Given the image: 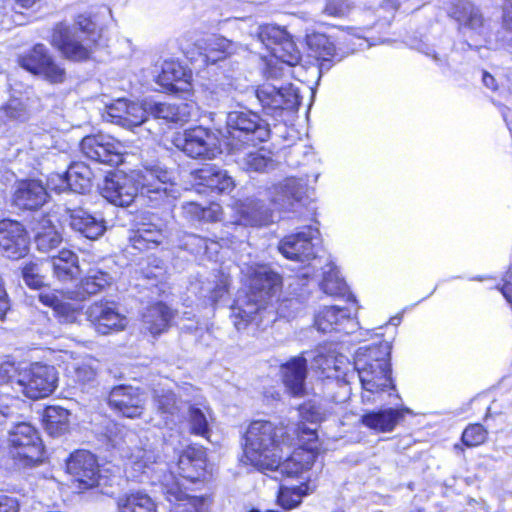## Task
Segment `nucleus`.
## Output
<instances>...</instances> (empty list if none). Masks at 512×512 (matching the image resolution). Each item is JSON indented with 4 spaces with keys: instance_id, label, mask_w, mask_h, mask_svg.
Returning <instances> with one entry per match:
<instances>
[{
    "instance_id": "f257e3e1",
    "label": "nucleus",
    "mask_w": 512,
    "mask_h": 512,
    "mask_svg": "<svg viewBox=\"0 0 512 512\" xmlns=\"http://www.w3.org/2000/svg\"><path fill=\"white\" fill-rule=\"evenodd\" d=\"M171 173L159 166L126 174L117 171L107 175L101 186V194L116 206H129L140 195L154 205L175 196Z\"/></svg>"
},
{
    "instance_id": "f03ea898",
    "label": "nucleus",
    "mask_w": 512,
    "mask_h": 512,
    "mask_svg": "<svg viewBox=\"0 0 512 512\" xmlns=\"http://www.w3.org/2000/svg\"><path fill=\"white\" fill-rule=\"evenodd\" d=\"M242 272L247 277L249 293L239 296L231 307V318L237 330L245 328L257 314L266 311L282 286L281 276L266 264L249 265Z\"/></svg>"
},
{
    "instance_id": "7ed1b4c3",
    "label": "nucleus",
    "mask_w": 512,
    "mask_h": 512,
    "mask_svg": "<svg viewBox=\"0 0 512 512\" xmlns=\"http://www.w3.org/2000/svg\"><path fill=\"white\" fill-rule=\"evenodd\" d=\"M391 346L388 342L360 347L355 354L351 376L357 372L362 385V401L374 403L381 393L394 389L390 367Z\"/></svg>"
},
{
    "instance_id": "20e7f679",
    "label": "nucleus",
    "mask_w": 512,
    "mask_h": 512,
    "mask_svg": "<svg viewBox=\"0 0 512 512\" xmlns=\"http://www.w3.org/2000/svg\"><path fill=\"white\" fill-rule=\"evenodd\" d=\"M293 445L294 437L286 427L258 420L246 432L244 455L255 467L272 469L279 453H289Z\"/></svg>"
},
{
    "instance_id": "39448f33",
    "label": "nucleus",
    "mask_w": 512,
    "mask_h": 512,
    "mask_svg": "<svg viewBox=\"0 0 512 512\" xmlns=\"http://www.w3.org/2000/svg\"><path fill=\"white\" fill-rule=\"evenodd\" d=\"M8 444L16 469L34 466L43 460L42 441L37 430L28 423H18L9 431Z\"/></svg>"
},
{
    "instance_id": "423d86ee",
    "label": "nucleus",
    "mask_w": 512,
    "mask_h": 512,
    "mask_svg": "<svg viewBox=\"0 0 512 512\" xmlns=\"http://www.w3.org/2000/svg\"><path fill=\"white\" fill-rule=\"evenodd\" d=\"M226 127L230 138L236 141V143H230L235 149L244 144L256 145L266 141L270 136L268 123L250 110L229 112Z\"/></svg>"
},
{
    "instance_id": "0eeeda50",
    "label": "nucleus",
    "mask_w": 512,
    "mask_h": 512,
    "mask_svg": "<svg viewBox=\"0 0 512 512\" xmlns=\"http://www.w3.org/2000/svg\"><path fill=\"white\" fill-rule=\"evenodd\" d=\"M174 145L193 159L212 160L221 153L218 136L203 126L186 129L174 139Z\"/></svg>"
},
{
    "instance_id": "6e6552de",
    "label": "nucleus",
    "mask_w": 512,
    "mask_h": 512,
    "mask_svg": "<svg viewBox=\"0 0 512 512\" xmlns=\"http://www.w3.org/2000/svg\"><path fill=\"white\" fill-rule=\"evenodd\" d=\"M257 40L270 51L273 58L287 67L295 66L301 60L299 49L284 29L272 25L261 26Z\"/></svg>"
},
{
    "instance_id": "1a4fd4ad",
    "label": "nucleus",
    "mask_w": 512,
    "mask_h": 512,
    "mask_svg": "<svg viewBox=\"0 0 512 512\" xmlns=\"http://www.w3.org/2000/svg\"><path fill=\"white\" fill-rule=\"evenodd\" d=\"M256 97L265 114L279 120L285 111H293L299 105L296 90L291 84L276 86L264 83L256 89Z\"/></svg>"
},
{
    "instance_id": "9d476101",
    "label": "nucleus",
    "mask_w": 512,
    "mask_h": 512,
    "mask_svg": "<svg viewBox=\"0 0 512 512\" xmlns=\"http://www.w3.org/2000/svg\"><path fill=\"white\" fill-rule=\"evenodd\" d=\"M51 42L67 59L72 61L87 60L96 43L91 36L84 37L72 30L71 26L62 22L54 27Z\"/></svg>"
},
{
    "instance_id": "9b49d317",
    "label": "nucleus",
    "mask_w": 512,
    "mask_h": 512,
    "mask_svg": "<svg viewBox=\"0 0 512 512\" xmlns=\"http://www.w3.org/2000/svg\"><path fill=\"white\" fill-rule=\"evenodd\" d=\"M57 372L53 366L34 363L18 374L17 383L31 399L49 396L56 388Z\"/></svg>"
},
{
    "instance_id": "f8f14e48",
    "label": "nucleus",
    "mask_w": 512,
    "mask_h": 512,
    "mask_svg": "<svg viewBox=\"0 0 512 512\" xmlns=\"http://www.w3.org/2000/svg\"><path fill=\"white\" fill-rule=\"evenodd\" d=\"M81 152L95 162L116 166L123 162L124 146L110 135L95 134L84 137Z\"/></svg>"
},
{
    "instance_id": "ddd939ff",
    "label": "nucleus",
    "mask_w": 512,
    "mask_h": 512,
    "mask_svg": "<svg viewBox=\"0 0 512 512\" xmlns=\"http://www.w3.org/2000/svg\"><path fill=\"white\" fill-rule=\"evenodd\" d=\"M66 470L74 480H101L115 477L116 467L108 462L99 464L90 451L77 450L66 461Z\"/></svg>"
},
{
    "instance_id": "4468645a",
    "label": "nucleus",
    "mask_w": 512,
    "mask_h": 512,
    "mask_svg": "<svg viewBox=\"0 0 512 512\" xmlns=\"http://www.w3.org/2000/svg\"><path fill=\"white\" fill-rule=\"evenodd\" d=\"M319 230L311 226L284 237L278 246L279 252L287 259L304 262L317 255Z\"/></svg>"
},
{
    "instance_id": "2eb2a0df",
    "label": "nucleus",
    "mask_w": 512,
    "mask_h": 512,
    "mask_svg": "<svg viewBox=\"0 0 512 512\" xmlns=\"http://www.w3.org/2000/svg\"><path fill=\"white\" fill-rule=\"evenodd\" d=\"M85 314L95 331L102 335L123 331L128 325L127 317L119 311L115 302H94Z\"/></svg>"
},
{
    "instance_id": "dca6fc26",
    "label": "nucleus",
    "mask_w": 512,
    "mask_h": 512,
    "mask_svg": "<svg viewBox=\"0 0 512 512\" xmlns=\"http://www.w3.org/2000/svg\"><path fill=\"white\" fill-rule=\"evenodd\" d=\"M302 432L308 435L309 444L307 447L300 446L293 450L292 454L284 461H281L284 453H279L277 462L271 471H277L282 476L295 478L308 470L316 458L317 446L312 443L316 439V433L313 429L303 428Z\"/></svg>"
},
{
    "instance_id": "f3484780",
    "label": "nucleus",
    "mask_w": 512,
    "mask_h": 512,
    "mask_svg": "<svg viewBox=\"0 0 512 512\" xmlns=\"http://www.w3.org/2000/svg\"><path fill=\"white\" fill-rule=\"evenodd\" d=\"M348 300L351 301V304L346 307H324L315 317L317 329L324 333L332 331L345 334L353 333L357 327V323L352 318V314L357 310L356 300L351 294H348Z\"/></svg>"
},
{
    "instance_id": "a211bd4d",
    "label": "nucleus",
    "mask_w": 512,
    "mask_h": 512,
    "mask_svg": "<svg viewBox=\"0 0 512 512\" xmlns=\"http://www.w3.org/2000/svg\"><path fill=\"white\" fill-rule=\"evenodd\" d=\"M20 65L51 83H61L65 79V69L53 60L43 44H36L20 59Z\"/></svg>"
},
{
    "instance_id": "6ab92c4d",
    "label": "nucleus",
    "mask_w": 512,
    "mask_h": 512,
    "mask_svg": "<svg viewBox=\"0 0 512 512\" xmlns=\"http://www.w3.org/2000/svg\"><path fill=\"white\" fill-rule=\"evenodd\" d=\"M312 368L318 369L326 378L349 383L353 364L349 359L328 347H318L313 352Z\"/></svg>"
},
{
    "instance_id": "aec40b11",
    "label": "nucleus",
    "mask_w": 512,
    "mask_h": 512,
    "mask_svg": "<svg viewBox=\"0 0 512 512\" xmlns=\"http://www.w3.org/2000/svg\"><path fill=\"white\" fill-rule=\"evenodd\" d=\"M308 186L294 177L272 185L267 190L271 204L279 210H291L295 203L303 202L307 197Z\"/></svg>"
},
{
    "instance_id": "412c9836",
    "label": "nucleus",
    "mask_w": 512,
    "mask_h": 512,
    "mask_svg": "<svg viewBox=\"0 0 512 512\" xmlns=\"http://www.w3.org/2000/svg\"><path fill=\"white\" fill-rule=\"evenodd\" d=\"M104 120L127 129L139 127L147 120V108L125 99H117L106 106Z\"/></svg>"
},
{
    "instance_id": "4be33fe9",
    "label": "nucleus",
    "mask_w": 512,
    "mask_h": 512,
    "mask_svg": "<svg viewBox=\"0 0 512 512\" xmlns=\"http://www.w3.org/2000/svg\"><path fill=\"white\" fill-rule=\"evenodd\" d=\"M0 248L6 257L20 259L29 251V238L22 226L17 221H0Z\"/></svg>"
},
{
    "instance_id": "5701e85b",
    "label": "nucleus",
    "mask_w": 512,
    "mask_h": 512,
    "mask_svg": "<svg viewBox=\"0 0 512 512\" xmlns=\"http://www.w3.org/2000/svg\"><path fill=\"white\" fill-rule=\"evenodd\" d=\"M146 395L139 388L120 385L114 387L108 398L109 405L128 418L140 417L144 411Z\"/></svg>"
},
{
    "instance_id": "b1692460",
    "label": "nucleus",
    "mask_w": 512,
    "mask_h": 512,
    "mask_svg": "<svg viewBox=\"0 0 512 512\" xmlns=\"http://www.w3.org/2000/svg\"><path fill=\"white\" fill-rule=\"evenodd\" d=\"M66 221L75 232L90 240H96L106 231L105 221L102 217L92 215L81 207H66Z\"/></svg>"
},
{
    "instance_id": "393cba45",
    "label": "nucleus",
    "mask_w": 512,
    "mask_h": 512,
    "mask_svg": "<svg viewBox=\"0 0 512 512\" xmlns=\"http://www.w3.org/2000/svg\"><path fill=\"white\" fill-rule=\"evenodd\" d=\"M282 382L289 394L303 397L306 394L307 360L303 356L291 358L280 367Z\"/></svg>"
},
{
    "instance_id": "a878e982",
    "label": "nucleus",
    "mask_w": 512,
    "mask_h": 512,
    "mask_svg": "<svg viewBox=\"0 0 512 512\" xmlns=\"http://www.w3.org/2000/svg\"><path fill=\"white\" fill-rule=\"evenodd\" d=\"M235 224L244 226H264L273 222V212L267 208L262 200L247 199L236 204Z\"/></svg>"
},
{
    "instance_id": "bb28decb",
    "label": "nucleus",
    "mask_w": 512,
    "mask_h": 512,
    "mask_svg": "<svg viewBox=\"0 0 512 512\" xmlns=\"http://www.w3.org/2000/svg\"><path fill=\"white\" fill-rule=\"evenodd\" d=\"M47 197V190L40 181L22 180L16 185L13 203L21 209L35 210L44 205Z\"/></svg>"
},
{
    "instance_id": "cd10ccee",
    "label": "nucleus",
    "mask_w": 512,
    "mask_h": 512,
    "mask_svg": "<svg viewBox=\"0 0 512 512\" xmlns=\"http://www.w3.org/2000/svg\"><path fill=\"white\" fill-rule=\"evenodd\" d=\"M449 15L458 23L459 31L462 33H481L484 18L480 9L471 2L459 1L452 6Z\"/></svg>"
},
{
    "instance_id": "c85d7f7f",
    "label": "nucleus",
    "mask_w": 512,
    "mask_h": 512,
    "mask_svg": "<svg viewBox=\"0 0 512 512\" xmlns=\"http://www.w3.org/2000/svg\"><path fill=\"white\" fill-rule=\"evenodd\" d=\"M174 318V311L163 302L145 308L142 313V327L152 336L165 332Z\"/></svg>"
},
{
    "instance_id": "c756f323",
    "label": "nucleus",
    "mask_w": 512,
    "mask_h": 512,
    "mask_svg": "<svg viewBox=\"0 0 512 512\" xmlns=\"http://www.w3.org/2000/svg\"><path fill=\"white\" fill-rule=\"evenodd\" d=\"M93 173L91 169L82 162L73 163L67 169L65 175H57L61 184L56 187L59 191L70 189L73 192L83 194L92 186Z\"/></svg>"
},
{
    "instance_id": "7c9ffc66",
    "label": "nucleus",
    "mask_w": 512,
    "mask_h": 512,
    "mask_svg": "<svg viewBox=\"0 0 512 512\" xmlns=\"http://www.w3.org/2000/svg\"><path fill=\"white\" fill-rule=\"evenodd\" d=\"M406 413L411 414L412 411L409 408H387L364 414L361 417V422L370 429L379 432H391L403 420Z\"/></svg>"
},
{
    "instance_id": "2f4dec72",
    "label": "nucleus",
    "mask_w": 512,
    "mask_h": 512,
    "mask_svg": "<svg viewBox=\"0 0 512 512\" xmlns=\"http://www.w3.org/2000/svg\"><path fill=\"white\" fill-rule=\"evenodd\" d=\"M166 499L174 504L170 512H200L204 499L188 495L180 482H166L163 487Z\"/></svg>"
},
{
    "instance_id": "473e14b6",
    "label": "nucleus",
    "mask_w": 512,
    "mask_h": 512,
    "mask_svg": "<svg viewBox=\"0 0 512 512\" xmlns=\"http://www.w3.org/2000/svg\"><path fill=\"white\" fill-rule=\"evenodd\" d=\"M111 281L112 278L108 273L98 270H90L87 276L81 280L76 290L68 292L69 298L83 301L87 297L102 291L105 287L110 285Z\"/></svg>"
},
{
    "instance_id": "72a5a7b5",
    "label": "nucleus",
    "mask_w": 512,
    "mask_h": 512,
    "mask_svg": "<svg viewBox=\"0 0 512 512\" xmlns=\"http://www.w3.org/2000/svg\"><path fill=\"white\" fill-rule=\"evenodd\" d=\"M166 235L160 225L154 223H142L130 238L132 246L144 251L155 249L163 243Z\"/></svg>"
},
{
    "instance_id": "f704fd0d",
    "label": "nucleus",
    "mask_w": 512,
    "mask_h": 512,
    "mask_svg": "<svg viewBox=\"0 0 512 512\" xmlns=\"http://www.w3.org/2000/svg\"><path fill=\"white\" fill-rule=\"evenodd\" d=\"M191 73L187 71L178 61L165 60L161 67V73L157 77V82L167 91H177L183 89L177 86V83L188 84Z\"/></svg>"
},
{
    "instance_id": "c9c22d12",
    "label": "nucleus",
    "mask_w": 512,
    "mask_h": 512,
    "mask_svg": "<svg viewBox=\"0 0 512 512\" xmlns=\"http://www.w3.org/2000/svg\"><path fill=\"white\" fill-rule=\"evenodd\" d=\"M46 265L61 281L71 280L79 274L78 257L71 250L63 249L51 260H46Z\"/></svg>"
},
{
    "instance_id": "e433bc0d",
    "label": "nucleus",
    "mask_w": 512,
    "mask_h": 512,
    "mask_svg": "<svg viewBox=\"0 0 512 512\" xmlns=\"http://www.w3.org/2000/svg\"><path fill=\"white\" fill-rule=\"evenodd\" d=\"M200 185L219 193L230 192L234 188V181L227 174L215 166H208L196 172Z\"/></svg>"
},
{
    "instance_id": "4c0bfd02",
    "label": "nucleus",
    "mask_w": 512,
    "mask_h": 512,
    "mask_svg": "<svg viewBox=\"0 0 512 512\" xmlns=\"http://www.w3.org/2000/svg\"><path fill=\"white\" fill-rule=\"evenodd\" d=\"M118 512H157V505L146 493L131 491L116 498Z\"/></svg>"
},
{
    "instance_id": "58836bf2",
    "label": "nucleus",
    "mask_w": 512,
    "mask_h": 512,
    "mask_svg": "<svg viewBox=\"0 0 512 512\" xmlns=\"http://www.w3.org/2000/svg\"><path fill=\"white\" fill-rule=\"evenodd\" d=\"M307 43L319 60V71H328L333 59L337 58L333 42L324 34H314L308 37Z\"/></svg>"
},
{
    "instance_id": "ea45409f",
    "label": "nucleus",
    "mask_w": 512,
    "mask_h": 512,
    "mask_svg": "<svg viewBox=\"0 0 512 512\" xmlns=\"http://www.w3.org/2000/svg\"><path fill=\"white\" fill-rule=\"evenodd\" d=\"M241 46L224 37H211L206 41L205 61L208 64H215L233 54H236Z\"/></svg>"
},
{
    "instance_id": "a19ab883",
    "label": "nucleus",
    "mask_w": 512,
    "mask_h": 512,
    "mask_svg": "<svg viewBox=\"0 0 512 512\" xmlns=\"http://www.w3.org/2000/svg\"><path fill=\"white\" fill-rule=\"evenodd\" d=\"M147 114L168 122H184L189 116L187 104L175 103H149L145 104Z\"/></svg>"
},
{
    "instance_id": "79ce46f5",
    "label": "nucleus",
    "mask_w": 512,
    "mask_h": 512,
    "mask_svg": "<svg viewBox=\"0 0 512 512\" xmlns=\"http://www.w3.org/2000/svg\"><path fill=\"white\" fill-rule=\"evenodd\" d=\"M205 462V451L202 447L188 446L179 456L177 463L179 474L184 480H199L197 476L189 473L190 469L202 468Z\"/></svg>"
},
{
    "instance_id": "37998d69",
    "label": "nucleus",
    "mask_w": 512,
    "mask_h": 512,
    "mask_svg": "<svg viewBox=\"0 0 512 512\" xmlns=\"http://www.w3.org/2000/svg\"><path fill=\"white\" fill-rule=\"evenodd\" d=\"M119 491L114 482H78L77 493L86 500H102L104 497L113 498Z\"/></svg>"
},
{
    "instance_id": "c03bdc74",
    "label": "nucleus",
    "mask_w": 512,
    "mask_h": 512,
    "mask_svg": "<svg viewBox=\"0 0 512 512\" xmlns=\"http://www.w3.org/2000/svg\"><path fill=\"white\" fill-rule=\"evenodd\" d=\"M69 411L59 406H49L44 412V426L51 436H60L69 428Z\"/></svg>"
},
{
    "instance_id": "a18cd8bd",
    "label": "nucleus",
    "mask_w": 512,
    "mask_h": 512,
    "mask_svg": "<svg viewBox=\"0 0 512 512\" xmlns=\"http://www.w3.org/2000/svg\"><path fill=\"white\" fill-rule=\"evenodd\" d=\"M62 242V237L51 224L50 220H43L35 234V244L40 252L48 253Z\"/></svg>"
},
{
    "instance_id": "49530a36",
    "label": "nucleus",
    "mask_w": 512,
    "mask_h": 512,
    "mask_svg": "<svg viewBox=\"0 0 512 512\" xmlns=\"http://www.w3.org/2000/svg\"><path fill=\"white\" fill-rule=\"evenodd\" d=\"M154 405L166 420L172 419L181 410V401L171 390H155Z\"/></svg>"
},
{
    "instance_id": "de8ad7c7",
    "label": "nucleus",
    "mask_w": 512,
    "mask_h": 512,
    "mask_svg": "<svg viewBox=\"0 0 512 512\" xmlns=\"http://www.w3.org/2000/svg\"><path fill=\"white\" fill-rule=\"evenodd\" d=\"M228 286V276L216 274L213 276V280L203 283L200 295L207 299L211 305H215L228 293Z\"/></svg>"
},
{
    "instance_id": "09e8293b",
    "label": "nucleus",
    "mask_w": 512,
    "mask_h": 512,
    "mask_svg": "<svg viewBox=\"0 0 512 512\" xmlns=\"http://www.w3.org/2000/svg\"><path fill=\"white\" fill-rule=\"evenodd\" d=\"M320 286L324 293L331 296L344 297L348 293L346 283L340 278L336 267L332 263L325 266Z\"/></svg>"
},
{
    "instance_id": "8fccbe9b",
    "label": "nucleus",
    "mask_w": 512,
    "mask_h": 512,
    "mask_svg": "<svg viewBox=\"0 0 512 512\" xmlns=\"http://www.w3.org/2000/svg\"><path fill=\"white\" fill-rule=\"evenodd\" d=\"M309 492V482H301L299 486L293 488L281 486L278 491L277 502L283 509L291 510L297 507L302 502V498Z\"/></svg>"
},
{
    "instance_id": "3c124183",
    "label": "nucleus",
    "mask_w": 512,
    "mask_h": 512,
    "mask_svg": "<svg viewBox=\"0 0 512 512\" xmlns=\"http://www.w3.org/2000/svg\"><path fill=\"white\" fill-rule=\"evenodd\" d=\"M46 261L28 262L22 268V277L25 284L32 289H40L45 285L44 271L47 270Z\"/></svg>"
},
{
    "instance_id": "603ef678",
    "label": "nucleus",
    "mask_w": 512,
    "mask_h": 512,
    "mask_svg": "<svg viewBox=\"0 0 512 512\" xmlns=\"http://www.w3.org/2000/svg\"><path fill=\"white\" fill-rule=\"evenodd\" d=\"M211 417L208 407L199 408L190 406L189 408V425L193 434L207 437L209 434V418Z\"/></svg>"
},
{
    "instance_id": "864d4df0",
    "label": "nucleus",
    "mask_w": 512,
    "mask_h": 512,
    "mask_svg": "<svg viewBox=\"0 0 512 512\" xmlns=\"http://www.w3.org/2000/svg\"><path fill=\"white\" fill-rule=\"evenodd\" d=\"M97 373V361L91 357L77 362L73 366V377L79 383L85 384L92 382Z\"/></svg>"
},
{
    "instance_id": "5fc2aeb1",
    "label": "nucleus",
    "mask_w": 512,
    "mask_h": 512,
    "mask_svg": "<svg viewBox=\"0 0 512 512\" xmlns=\"http://www.w3.org/2000/svg\"><path fill=\"white\" fill-rule=\"evenodd\" d=\"M244 164L250 171L263 172L274 167L273 161L262 152H249L244 158Z\"/></svg>"
},
{
    "instance_id": "6e6d98bb",
    "label": "nucleus",
    "mask_w": 512,
    "mask_h": 512,
    "mask_svg": "<svg viewBox=\"0 0 512 512\" xmlns=\"http://www.w3.org/2000/svg\"><path fill=\"white\" fill-rule=\"evenodd\" d=\"M486 438L487 431L480 424L468 426L462 434L463 443L470 447L478 446L484 443Z\"/></svg>"
},
{
    "instance_id": "4d7b16f0",
    "label": "nucleus",
    "mask_w": 512,
    "mask_h": 512,
    "mask_svg": "<svg viewBox=\"0 0 512 512\" xmlns=\"http://www.w3.org/2000/svg\"><path fill=\"white\" fill-rule=\"evenodd\" d=\"M189 243L198 247L197 253L203 251L211 259L217 256L219 249L222 247V244L217 241L209 240L194 234L189 236Z\"/></svg>"
},
{
    "instance_id": "13d9d810",
    "label": "nucleus",
    "mask_w": 512,
    "mask_h": 512,
    "mask_svg": "<svg viewBox=\"0 0 512 512\" xmlns=\"http://www.w3.org/2000/svg\"><path fill=\"white\" fill-rule=\"evenodd\" d=\"M8 118L11 120H23L26 117V110L21 101L18 99L10 100L0 109V118Z\"/></svg>"
},
{
    "instance_id": "bf43d9fd",
    "label": "nucleus",
    "mask_w": 512,
    "mask_h": 512,
    "mask_svg": "<svg viewBox=\"0 0 512 512\" xmlns=\"http://www.w3.org/2000/svg\"><path fill=\"white\" fill-rule=\"evenodd\" d=\"M71 29L77 31L80 35L84 37L91 36L95 40L98 35L96 32L95 23L90 19V17L86 15H79Z\"/></svg>"
},
{
    "instance_id": "052dcab7",
    "label": "nucleus",
    "mask_w": 512,
    "mask_h": 512,
    "mask_svg": "<svg viewBox=\"0 0 512 512\" xmlns=\"http://www.w3.org/2000/svg\"><path fill=\"white\" fill-rule=\"evenodd\" d=\"M349 10L350 6L346 1L330 0L324 8V13L332 17H344Z\"/></svg>"
},
{
    "instance_id": "680f3d73",
    "label": "nucleus",
    "mask_w": 512,
    "mask_h": 512,
    "mask_svg": "<svg viewBox=\"0 0 512 512\" xmlns=\"http://www.w3.org/2000/svg\"><path fill=\"white\" fill-rule=\"evenodd\" d=\"M285 67L288 68L285 64H282L280 60H276V58L271 56L267 61L264 74L267 79H278L284 74Z\"/></svg>"
},
{
    "instance_id": "e2e57ef3",
    "label": "nucleus",
    "mask_w": 512,
    "mask_h": 512,
    "mask_svg": "<svg viewBox=\"0 0 512 512\" xmlns=\"http://www.w3.org/2000/svg\"><path fill=\"white\" fill-rule=\"evenodd\" d=\"M300 414L304 420L311 423H316L323 419V414L320 409L310 403L301 406Z\"/></svg>"
},
{
    "instance_id": "0e129e2a",
    "label": "nucleus",
    "mask_w": 512,
    "mask_h": 512,
    "mask_svg": "<svg viewBox=\"0 0 512 512\" xmlns=\"http://www.w3.org/2000/svg\"><path fill=\"white\" fill-rule=\"evenodd\" d=\"M17 375V369L11 362H5L0 365V384L13 381Z\"/></svg>"
},
{
    "instance_id": "69168bd1",
    "label": "nucleus",
    "mask_w": 512,
    "mask_h": 512,
    "mask_svg": "<svg viewBox=\"0 0 512 512\" xmlns=\"http://www.w3.org/2000/svg\"><path fill=\"white\" fill-rule=\"evenodd\" d=\"M11 309L9 296L4 287L3 280L0 278V321L6 320V315Z\"/></svg>"
},
{
    "instance_id": "338daca9",
    "label": "nucleus",
    "mask_w": 512,
    "mask_h": 512,
    "mask_svg": "<svg viewBox=\"0 0 512 512\" xmlns=\"http://www.w3.org/2000/svg\"><path fill=\"white\" fill-rule=\"evenodd\" d=\"M19 504L15 498L0 496V512H18Z\"/></svg>"
},
{
    "instance_id": "774afa93",
    "label": "nucleus",
    "mask_w": 512,
    "mask_h": 512,
    "mask_svg": "<svg viewBox=\"0 0 512 512\" xmlns=\"http://www.w3.org/2000/svg\"><path fill=\"white\" fill-rule=\"evenodd\" d=\"M505 283L501 288V292L506 300L512 305V264L505 276Z\"/></svg>"
}]
</instances>
